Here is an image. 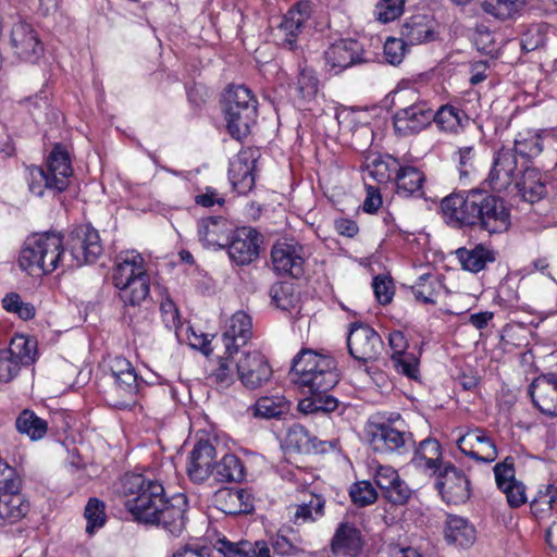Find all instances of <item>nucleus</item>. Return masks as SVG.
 Here are the masks:
<instances>
[{
    "mask_svg": "<svg viewBox=\"0 0 557 557\" xmlns=\"http://www.w3.org/2000/svg\"><path fill=\"white\" fill-rule=\"evenodd\" d=\"M400 166L401 164L398 159L392 156H379L372 160H368L366 170L371 177L382 184L389 181L394 182V176H396Z\"/></svg>",
    "mask_w": 557,
    "mask_h": 557,
    "instance_id": "obj_40",
    "label": "nucleus"
},
{
    "mask_svg": "<svg viewBox=\"0 0 557 557\" xmlns=\"http://www.w3.org/2000/svg\"><path fill=\"white\" fill-rule=\"evenodd\" d=\"M120 493L135 521L160 528L175 537L185 530L189 508L185 494L168 496L160 480L144 473L124 474Z\"/></svg>",
    "mask_w": 557,
    "mask_h": 557,
    "instance_id": "obj_1",
    "label": "nucleus"
},
{
    "mask_svg": "<svg viewBox=\"0 0 557 557\" xmlns=\"http://www.w3.org/2000/svg\"><path fill=\"white\" fill-rule=\"evenodd\" d=\"M478 189L453 193L441 201L445 222L454 228H470L474 215V201Z\"/></svg>",
    "mask_w": 557,
    "mask_h": 557,
    "instance_id": "obj_12",
    "label": "nucleus"
},
{
    "mask_svg": "<svg viewBox=\"0 0 557 557\" xmlns=\"http://www.w3.org/2000/svg\"><path fill=\"white\" fill-rule=\"evenodd\" d=\"M474 207L471 230L478 228L493 235L504 233L510 227V209L502 197L478 189Z\"/></svg>",
    "mask_w": 557,
    "mask_h": 557,
    "instance_id": "obj_6",
    "label": "nucleus"
},
{
    "mask_svg": "<svg viewBox=\"0 0 557 557\" xmlns=\"http://www.w3.org/2000/svg\"><path fill=\"white\" fill-rule=\"evenodd\" d=\"M15 426L21 434H26L32 441L41 440L48 430L47 421L28 409L18 414Z\"/></svg>",
    "mask_w": 557,
    "mask_h": 557,
    "instance_id": "obj_43",
    "label": "nucleus"
},
{
    "mask_svg": "<svg viewBox=\"0 0 557 557\" xmlns=\"http://www.w3.org/2000/svg\"><path fill=\"white\" fill-rule=\"evenodd\" d=\"M238 355L235 361L237 376L246 388L257 389L271 380L273 370L260 351H242Z\"/></svg>",
    "mask_w": 557,
    "mask_h": 557,
    "instance_id": "obj_10",
    "label": "nucleus"
},
{
    "mask_svg": "<svg viewBox=\"0 0 557 557\" xmlns=\"http://www.w3.org/2000/svg\"><path fill=\"white\" fill-rule=\"evenodd\" d=\"M269 295L272 304L283 310L290 311L298 307L300 297L293 283L277 282L270 288Z\"/></svg>",
    "mask_w": 557,
    "mask_h": 557,
    "instance_id": "obj_41",
    "label": "nucleus"
},
{
    "mask_svg": "<svg viewBox=\"0 0 557 557\" xmlns=\"http://www.w3.org/2000/svg\"><path fill=\"white\" fill-rule=\"evenodd\" d=\"M112 376L115 380V386L121 395L125 398L114 406L121 409L131 407L134 404L138 392V376L132 363L124 357L114 359L111 367Z\"/></svg>",
    "mask_w": 557,
    "mask_h": 557,
    "instance_id": "obj_22",
    "label": "nucleus"
},
{
    "mask_svg": "<svg viewBox=\"0 0 557 557\" xmlns=\"http://www.w3.org/2000/svg\"><path fill=\"white\" fill-rule=\"evenodd\" d=\"M525 0H484L482 9L499 20H507L513 16Z\"/></svg>",
    "mask_w": 557,
    "mask_h": 557,
    "instance_id": "obj_47",
    "label": "nucleus"
},
{
    "mask_svg": "<svg viewBox=\"0 0 557 557\" xmlns=\"http://www.w3.org/2000/svg\"><path fill=\"white\" fill-rule=\"evenodd\" d=\"M214 505L222 512L231 516L239 515L235 488H220L214 494Z\"/></svg>",
    "mask_w": 557,
    "mask_h": 557,
    "instance_id": "obj_57",
    "label": "nucleus"
},
{
    "mask_svg": "<svg viewBox=\"0 0 557 557\" xmlns=\"http://www.w3.org/2000/svg\"><path fill=\"white\" fill-rule=\"evenodd\" d=\"M162 321L169 330H176L181 326L178 309L171 299H165L160 305Z\"/></svg>",
    "mask_w": 557,
    "mask_h": 557,
    "instance_id": "obj_63",
    "label": "nucleus"
},
{
    "mask_svg": "<svg viewBox=\"0 0 557 557\" xmlns=\"http://www.w3.org/2000/svg\"><path fill=\"white\" fill-rule=\"evenodd\" d=\"M517 158L510 148H500L494 153L493 163L485 183L496 193L508 189L516 182Z\"/></svg>",
    "mask_w": 557,
    "mask_h": 557,
    "instance_id": "obj_17",
    "label": "nucleus"
},
{
    "mask_svg": "<svg viewBox=\"0 0 557 557\" xmlns=\"http://www.w3.org/2000/svg\"><path fill=\"white\" fill-rule=\"evenodd\" d=\"M444 537L448 545L469 548L476 540V530L468 519L448 515L444 527Z\"/></svg>",
    "mask_w": 557,
    "mask_h": 557,
    "instance_id": "obj_28",
    "label": "nucleus"
},
{
    "mask_svg": "<svg viewBox=\"0 0 557 557\" xmlns=\"http://www.w3.org/2000/svg\"><path fill=\"white\" fill-rule=\"evenodd\" d=\"M20 484L15 469L0 458V527L17 522L29 510L28 502L18 492Z\"/></svg>",
    "mask_w": 557,
    "mask_h": 557,
    "instance_id": "obj_7",
    "label": "nucleus"
},
{
    "mask_svg": "<svg viewBox=\"0 0 557 557\" xmlns=\"http://www.w3.org/2000/svg\"><path fill=\"white\" fill-rule=\"evenodd\" d=\"M433 122L441 131L457 133L459 128L463 127V123L468 122V116L463 110L451 104H444L434 113Z\"/></svg>",
    "mask_w": 557,
    "mask_h": 557,
    "instance_id": "obj_42",
    "label": "nucleus"
},
{
    "mask_svg": "<svg viewBox=\"0 0 557 557\" xmlns=\"http://www.w3.org/2000/svg\"><path fill=\"white\" fill-rule=\"evenodd\" d=\"M441 445L435 438H425L414 451L412 462L417 468L430 471L435 474L440 469Z\"/></svg>",
    "mask_w": 557,
    "mask_h": 557,
    "instance_id": "obj_36",
    "label": "nucleus"
},
{
    "mask_svg": "<svg viewBox=\"0 0 557 557\" xmlns=\"http://www.w3.org/2000/svg\"><path fill=\"white\" fill-rule=\"evenodd\" d=\"M237 358L235 355H226L220 358L219 366L210 374L211 381L221 388H226L234 383V371L232 364H235Z\"/></svg>",
    "mask_w": 557,
    "mask_h": 557,
    "instance_id": "obj_51",
    "label": "nucleus"
},
{
    "mask_svg": "<svg viewBox=\"0 0 557 557\" xmlns=\"http://www.w3.org/2000/svg\"><path fill=\"white\" fill-rule=\"evenodd\" d=\"M233 232L228 220L220 215L207 216L198 222V238L205 248H225Z\"/></svg>",
    "mask_w": 557,
    "mask_h": 557,
    "instance_id": "obj_24",
    "label": "nucleus"
},
{
    "mask_svg": "<svg viewBox=\"0 0 557 557\" xmlns=\"http://www.w3.org/2000/svg\"><path fill=\"white\" fill-rule=\"evenodd\" d=\"M394 367L398 373H401L409 379H418L419 375V359L413 352L403 354L392 359Z\"/></svg>",
    "mask_w": 557,
    "mask_h": 557,
    "instance_id": "obj_58",
    "label": "nucleus"
},
{
    "mask_svg": "<svg viewBox=\"0 0 557 557\" xmlns=\"http://www.w3.org/2000/svg\"><path fill=\"white\" fill-rule=\"evenodd\" d=\"M30 180L28 187L32 194L42 197L45 189L55 190L54 180L41 166H35L30 170Z\"/></svg>",
    "mask_w": 557,
    "mask_h": 557,
    "instance_id": "obj_52",
    "label": "nucleus"
},
{
    "mask_svg": "<svg viewBox=\"0 0 557 557\" xmlns=\"http://www.w3.org/2000/svg\"><path fill=\"white\" fill-rule=\"evenodd\" d=\"M520 45L524 52L557 47V28L547 23L532 24L523 32Z\"/></svg>",
    "mask_w": 557,
    "mask_h": 557,
    "instance_id": "obj_31",
    "label": "nucleus"
},
{
    "mask_svg": "<svg viewBox=\"0 0 557 557\" xmlns=\"http://www.w3.org/2000/svg\"><path fill=\"white\" fill-rule=\"evenodd\" d=\"M363 546L361 532L349 522L338 524L331 541V550L347 557H356Z\"/></svg>",
    "mask_w": 557,
    "mask_h": 557,
    "instance_id": "obj_30",
    "label": "nucleus"
},
{
    "mask_svg": "<svg viewBox=\"0 0 557 557\" xmlns=\"http://www.w3.org/2000/svg\"><path fill=\"white\" fill-rule=\"evenodd\" d=\"M263 236L252 227L235 230L226 245L230 259L237 265H247L258 259Z\"/></svg>",
    "mask_w": 557,
    "mask_h": 557,
    "instance_id": "obj_14",
    "label": "nucleus"
},
{
    "mask_svg": "<svg viewBox=\"0 0 557 557\" xmlns=\"http://www.w3.org/2000/svg\"><path fill=\"white\" fill-rule=\"evenodd\" d=\"M372 287L375 298L381 305H387L392 301L394 296V284L391 278L377 275L373 278Z\"/></svg>",
    "mask_w": 557,
    "mask_h": 557,
    "instance_id": "obj_60",
    "label": "nucleus"
},
{
    "mask_svg": "<svg viewBox=\"0 0 557 557\" xmlns=\"http://www.w3.org/2000/svg\"><path fill=\"white\" fill-rule=\"evenodd\" d=\"M325 500L320 495H310V499L300 505H295L294 508V522L305 523L313 522L324 513Z\"/></svg>",
    "mask_w": 557,
    "mask_h": 557,
    "instance_id": "obj_44",
    "label": "nucleus"
},
{
    "mask_svg": "<svg viewBox=\"0 0 557 557\" xmlns=\"http://www.w3.org/2000/svg\"><path fill=\"white\" fill-rule=\"evenodd\" d=\"M511 149L516 152V157L534 158L543 151L542 138L540 135H531L528 138L516 139Z\"/></svg>",
    "mask_w": 557,
    "mask_h": 557,
    "instance_id": "obj_56",
    "label": "nucleus"
},
{
    "mask_svg": "<svg viewBox=\"0 0 557 557\" xmlns=\"http://www.w3.org/2000/svg\"><path fill=\"white\" fill-rule=\"evenodd\" d=\"M11 46L17 58L29 63H36L44 54V46L32 25L17 23L10 36Z\"/></svg>",
    "mask_w": 557,
    "mask_h": 557,
    "instance_id": "obj_20",
    "label": "nucleus"
},
{
    "mask_svg": "<svg viewBox=\"0 0 557 557\" xmlns=\"http://www.w3.org/2000/svg\"><path fill=\"white\" fill-rule=\"evenodd\" d=\"M21 367L5 349H0V382H11L18 374Z\"/></svg>",
    "mask_w": 557,
    "mask_h": 557,
    "instance_id": "obj_61",
    "label": "nucleus"
},
{
    "mask_svg": "<svg viewBox=\"0 0 557 557\" xmlns=\"http://www.w3.org/2000/svg\"><path fill=\"white\" fill-rule=\"evenodd\" d=\"M112 281L125 306H139L149 296L150 276L145 269L144 258L135 251L117 258Z\"/></svg>",
    "mask_w": 557,
    "mask_h": 557,
    "instance_id": "obj_5",
    "label": "nucleus"
},
{
    "mask_svg": "<svg viewBox=\"0 0 557 557\" xmlns=\"http://www.w3.org/2000/svg\"><path fill=\"white\" fill-rule=\"evenodd\" d=\"M400 35L410 46L432 42L440 37L436 21L426 14L407 18L400 28Z\"/></svg>",
    "mask_w": 557,
    "mask_h": 557,
    "instance_id": "obj_25",
    "label": "nucleus"
},
{
    "mask_svg": "<svg viewBox=\"0 0 557 557\" xmlns=\"http://www.w3.org/2000/svg\"><path fill=\"white\" fill-rule=\"evenodd\" d=\"M271 261L275 273L300 278L305 274L307 253L305 247L295 239H283L272 247Z\"/></svg>",
    "mask_w": 557,
    "mask_h": 557,
    "instance_id": "obj_8",
    "label": "nucleus"
},
{
    "mask_svg": "<svg viewBox=\"0 0 557 557\" xmlns=\"http://www.w3.org/2000/svg\"><path fill=\"white\" fill-rule=\"evenodd\" d=\"M369 443L379 454H404L413 443L412 434L394 426L391 421L373 423L369 429Z\"/></svg>",
    "mask_w": 557,
    "mask_h": 557,
    "instance_id": "obj_9",
    "label": "nucleus"
},
{
    "mask_svg": "<svg viewBox=\"0 0 557 557\" xmlns=\"http://www.w3.org/2000/svg\"><path fill=\"white\" fill-rule=\"evenodd\" d=\"M455 255L463 270L479 273L496 260L497 252L483 244H478L470 249L460 247Z\"/></svg>",
    "mask_w": 557,
    "mask_h": 557,
    "instance_id": "obj_32",
    "label": "nucleus"
},
{
    "mask_svg": "<svg viewBox=\"0 0 557 557\" xmlns=\"http://www.w3.org/2000/svg\"><path fill=\"white\" fill-rule=\"evenodd\" d=\"M411 493L406 482L399 478L398 482H395L383 495L393 505H404L409 500Z\"/></svg>",
    "mask_w": 557,
    "mask_h": 557,
    "instance_id": "obj_62",
    "label": "nucleus"
},
{
    "mask_svg": "<svg viewBox=\"0 0 557 557\" xmlns=\"http://www.w3.org/2000/svg\"><path fill=\"white\" fill-rule=\"evenodd\" d=\"M362 45L354 39H342L332 44L324 52L325 65L334 74L364 62Z\"/></svg>",
    "mask_w": 557,
    "mask_h": 557,
    "instance_id": "obj_18",
    "label": "nucleus"
},
{
    "mask_svg": "<svg viewBox=\"0 0 557 557\" xmlns=\"http://www.w3.org/2000/svg\"><path fill=\"white\" fill-rule=\"evenodd\" d=\"M405 0H382L376 5L377 20L388 23L399 17L404 11Z\"/></svg>",
    "mask_w": 557,
    "mask_h": 557,
    "instance_id": "obj_59",
    "label": "nucleus"
},
{
    "mask_svg": "<svg viewBox=\"0 0 557 557\" xmlns=\"http://www.w3.org/2000/svg\"><path fill=\"white\" fill-rule=\"evenodd\" d=\"M396 194L400 197H422L423 184L425 182L424 173L412 165H401L396 176H394Z\"/></svg>",
    "mask_w": 557,
    "mask_h": 557,
    "instance_id": "obj_34",
    "label": "nucleus"
},
{
    "mask_svg": "<svg viewBox=\"0 0 557 557\" xmlns=\"http://www.w3.org/2000/svg\"><path fill=\"white\" fill-rule=\"evenodd\" d=\"M255 160L249 161L243 154L231 163L228 170L230 181L238 194H247L255 185Z\"/></svg>",
    "mask_w": 557,
    "mask_h": 557,
    "instance_id": "obj_35",
    "label": "nucleus"
},
{
    "mask_svg": "<svg viewBox=\"0 0 557 557\" xmlns=\"http://www.w3.org/2000/svg\"><path fill=\"white\" fill-rule=\"evenodd\" d=\"M290 404L280 396L260 397L253 406L249 408L252 416L261 419H278L289 411Z\"/></svg>",
    "mask_w": 557,
    "mask_h": 557,
    "instance_id": "obj_39",
    "label": "nucleus"
},
{
    "mask_svg": "<svg viewBox=\"0 0 557 557\" xmlns=\"http://www.w3.org/2000/svg\"><path fill=\"white\" fill-rule=\"evenodd\" d=\"M433 120V110L424 102H416L397 110L393 116V124L396 134L406 137L418 134Z\"/></svg>",
    "mask_w": 557,
    "mask_h": 557,
    "instance_id": "obj_16",
    "label": "nucleus"
},
{
    "mask_svg": "<svg viewBox=\"0 0 557 557\" xmlns=\"http://www.w3.org/2000/svg\"><path fill=\"white\" fill-rule=\"evenodd\" d=\"M292 372L302 392L309 394L298 404L301 412L330 413L338 407V400L329 394L339 381L333 357L304 348L294 357Z\"/></svg>",
    "mask_w": 557,
    "mask_h": 557,
    "instance_id": "obj_3",
    "label": "nucleus"
},
{
    "mask_svg": "<svg viewBox=\"0 0 557 557\" xmlns=\"http://www.w3.org/2000/svg\"><path fill=\"white\" fill-rule=\"evenodd\" d=\"M5 350L21 366H29L35 361L36 343L24 335H16Z\"/></svg>",
    "mask_w": 557,
    "mask_h": 557,
    "instance_id": "obj_45",
    "label": "nucleus"
},
{
    "mask_svg": "<svg viewBox=\"0 0 557 557\" xmlns=\"http://www.w3.org/2000/svg\"><path fill=\"white\" fill-rule=\"evenodd\" d=\"M517 196L522 201L535 203L547 195L546 181L540 170L535 168H525L515 182Z\"/></svg>",
    "mask_w": 557,
    "mask_h": 557,
    "instance_id": "obj_27",
    "label": "nucleus"
},
{
    "mask_svg": "<svg viewBox=\"0 0 557 557\" xmlns=\"http://www.w3.org/2000/svg\"><path fill=\"white\" fill-rule=\"evenodd\" d=\"M223 114L227 133L240 141L257 122V98L245 85H230L223 94Z\"/></svg>",
    "mask_w": 557,
    "mask_h": 557,
    "instance_id": "obj_4",
    "label": "nucleus"
},
{
    "mask_svg": "<svg viewBox=\"0 0 557 557\" xmlns=\"http://www.w3.org/2000/svg\"><path fill=\"white\" fill-rule=\"evenodd\" d=\"M493 471L496 485L500 491L517 481L515 458L511 456H507L502 462L496 463Z\"/></svg>",
    "mask_w": 557,
    "mask_h": 557,
    "instance_id": "obj_55",
    "label": "nucleus"
},
{
    "mask_svg": "<svg viewBox=\"0 0 557 557\" xmlns=\"http://www.w3.org/2000/svg\"><path fill=\"white\" fill-rule=\"evenodd\" d=\"M311 14L309 2L300 1L294 4L283 16L277 26L275 37L277 44L290 51L298 48L297 39Z\"/></svg>",
    "mask_w": 557,
    "mask_h": 557,
    "instance_id": "obj_15",
    "label": "nucleus"
},
{
    "mask_svg": "<svg viewBox=\"0 0 557 557\" xmlns=\"http://www.w3.org/2000/svg\"><path fill=\"white\" fill-rule=\"evenodd\" d=\"M215 448L207 440H200L195 444L187 466V474L195 483L205 482L214 471Z\"/></svg>",
    "mask_w": 557,
    "mask_h": 557,
    "instance_id": "obj_23",
    "label": "nucleus"
},
{
    "mask_svg": "<svg viewBox=\"0 0 557 557\" xmlns=\"http://www.w3.org/2000/svg\"><path fill=\"white\" fill-rule=\"evenodd\" d=\"M435 488L447 504H463L471 495L469 479L449 462L438 470Z\"/></svg>",
    "mask_w": 557,
    "mask_h": 557,
    "instance_id": "obj_13",
    "label": "nucleus"
},
{
    "mask_svg": "<svg viewBox=\"0 0 557 557\" xmlns=\"http://www.w3.org/2000/svg\"><path fill=\"white\" fill-rule=\"evenodd\" d=\"M351 502L358 507H366L373 504L377 498V493L368 481L357 482L351 485L349 492Z\"/></svg>",
    "mask_w": 557,
    "mask_h": 557,
    "instance_id": "obj_53",
    "label": "nucleus"
},
{
    "mask_svg": "<svg viewBox=\"0 0 557 557\" xmlns=\"http://www.w3.org/2000/svg\"><path fill=\"white\" fill-rule=\"evenodd\" d=\"M457 446L466 456L484 463L495 461L498 456L494 441L479 428L469 430L460 436Z\"/></svg>",
    "mask_w": 557,
    "mask_h": 557,
    "instance_id": "obj_19",
    "label": "nucleus"
},
{
    "mask_svg": "<svg viewBox=\"0 0 557 557\" xmlns=\"http://www.w3.org/2000/svg\"><path fill=\"white\" fill-rule=\"evenodd\" d=\"M440 283L430 274L422 275L411 287L414 298L423 304H435L438 295Z\"/></svg>",
    "mask_w": 557,
    "mask_h": 557,
    "instance_id": "obj_48",
    "label": "nucleus"
},
{
    "mask_svg": "<svg viewBox=\"0 0 557 557\" xmlns=\"http://www.w3.org/2000/svg\"><path fill=\"white\" fill-rule=\"evenodd\" d=\"M399 475L397 471L389 466H380L374 476V482L383 491V494L398 482Z\"/></svg>",
    "mask_w": 557,
    "mask_h": 557,
    "instance_id": "obj_64",
    "label": "nucleus"
},
{
    "mask_svg": "<svg viewBox=\"0 0 557 557\" xmlns=\"http://www.w3.org/2000/svg\"><path fill=\"white\" fill-rule=\"evenodd\" d=\"M286 444L288 447L300 454L325 453V448H319L317 437L310 435L309 431L301 424H293L286 434Z\"/></svg>",
    "mask_w": 557,
    "mask_h": 557,
    "instance_id": "obj_38",
    "label": "nucleus"
},
{
    "mask_svg": "<svg viewBox=\"0 0 557 557\" xmlns=\"http://www.w3.org/2000/svg\"><path fill=\"white\" fill-rule=\"evenodd\" d=\"M54 180L57 193L65 190L69 186V178L73 173L69 152L61 145L57 144L47 158L45 170Z\"/></svg>",
    "mask_w": 557,
    "mask_h": 557,
    "instance_id": "obj_29",
    "label": "nucleus"
},
{
    "mask_svg": "<svg viewBox=\"0 0 557 557\" xmlns=\"http://www.w3.org/2000/svg\"><path fill=\"white\" fill-rule=\"evenodd\" d=\"M251 318L244 311L234 313L227 330L222 335L225 355H238L239 347L245 346L251 336Z\"/></svg>",
    "mask_w": 557,
    "mask_h": 557,
    "instance_id": "obj_26",
    "label": "nucleus"
},
{
    "mask_svg": "<svg viewBox=\"0 0 557 557\" xmlns=\"http://www.w3.org/2000/svg\"><path fill=\"white\" fill-rule=\"evenodd\" d=\"M533 405L545 416L557 417V374L535 377L529 386Z\"/></svg>",
    "mask_w": 557,
    "mask_h": 557,
    "instance_id": "obj_21",
    "label": "nucleus"
},
{
    "mask_svg": "<svg viewBox=\"0 0 557 557\" xmlns=\"http://www.w3.org/2000/svg\"><path fill=\"white\" fill-rule=\"evenodd\" d=\"M287 532H293V529H281L275 536L271 537L270 544L274 553L276 555L287 557L297 556L304 553V549L300 547L301 540H290L287 536Z\"/></svg>",
    "mask_w": 557,
    "mask_h": 557,
    "instance_id": "obj_46",
    "label": "nucleus"
},
{
    "mask_svg": "<svg viewBox=\"0 0 557 557\" xmlns=\"http://www.w3.org/2000/svg\"><path fill=\"white\" fill-rule=\"evenodd\" d=\"M103 251L99 233L90 224L75 226L63 245L59 233L34 234L24 243L18 263L33 272L52 273L59 265L67 268L94 263Z\"/></svg>",
    "mask_w": 557,
    "mask_h": 557,
    "instance_id": "obj_2",
    "label": "nucleus"
},
{
    "mask_svg": "<svg viewBox=\"0 0 557 557\" xmlns=\"http://www.w3.org/2000/svg\"><path fill=\"white\" fill-rule=\"evenodd\" d=\"M106 505L98 498H90L85 507L84 517L87 520L86 532L92 534L106 522Z\"/></svg>",
    "mask_w": 557,
    "mask_h": 557,
    "instance_id": "obj_50",
    "label": "nucleus"
},
{
    "mask_svg": "<svg viewBox=\"0 0 557 557\" xmlns=\"http://www.w3.org/2000/svg\"><path fill=\"white\" fill-rule=\"evenodd\" d=\"M347 346L352 358L363 363L375 361L381 355L384 344L377 332L367 324H354Z\"/></svg>",
    "mask_w": 557,
    "mask_h": 557,
    "instance_id": "obj_11",
    "label": "nucleus"
},
{
    "mask_svg": "<svg viewBox=\"0 0 557 557\" xmlns=\"http://www.w3.org/2000/svg\"><path fill=\"white\" fill-rule=\"evenodd\" d=\"M218 552L225 557H273L270 547L264 541H249L232 542L227 539H219L215 543Z\"/></svg>",
    "mask_w": 557,
    "mask_h": 557,
    "instance_id": "obj_33",
    "label": "nucleus"
},
{
    "mask_svg": "<svg viewBox=\"0 0 557 557\" xmlns=\"http://www.w3.org/2000/svg\"><path fill=\"white\" fill-rule=\"evenodd\" d=\"M319 79L313 71L304 69L297 78L296 89L302 104L312 101L318 94Z\"/></svg>",
    "mask_w": 557,
    "mask_h": 557,
    "instance_id": "obj_49",
    "label": "nucleus"
},
{
    "mask_svg": "<svg viewBox=\"0 0 557 557\" xmlns=\"http://www.w3.org/2000/svg\"><path fill=\"white\" fill-rule=\"evenodd\" d=\"M213 475L220 482H242L246 476L243 461L234 454H225L215 462Z\"/></svg>",
    "mask_w": 557,
    "mask_h": 557,
    "instance_id": "obj_37",
    "label": "nucleus"
},
{
    "mask_svg": "<svg viewBox=\"0 0 557 557\" xmlns=\"http://www.w3.org/2000/svg\"><path fill=\"white\" fill-rule=\"evenodd\" d=\"M407 40L401 38L388 37L384 44V58L392 65H398L403 62L408 52Z\"/></svg>",
    "mask_w": 557,
    "mask_h": 557,
    "instance_id": "obj_54",
    "label": "nucleus"
}]
</instances>
